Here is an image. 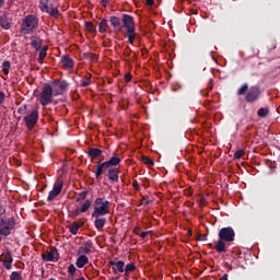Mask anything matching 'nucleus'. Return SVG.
Here are the masks:
<instances>
[{"label":"nucleus","instance_id":"f257e3e1","mask_svg":"<svg viewBox=\"0 0 280 280\" xmlns=\"http://www.w3.org/2000/svg\"><path fill=\"white\" fill-rule=\"evenodd\" d=\"M235 240V231L233 228H223L219 231V241L215 242L217 253H226V243Z\"/></svg>","mask_w":280,"mask_h":280},{"label":"nucleus","instance_id":"f03ea898","mask_svg":"<svg viewBox=\"0 0 280 280\" xmlns=\"http://www.w3.org/2000/svg\"><path fill=\"white\" fill-rule=\"evenodd\" d=\"M94 211L92 212V218H102V215H106L109 209V201H104L102 198H96L94 201Z\"/></svg>","mask_w":280,"mask_h":280},{"label":"nucleus","instance_id":"7ed1b4c3","mask_svg":"<svg viewBox=\"0 0 280 280\" xmlns=\"http://www.w3.org/2000/svg\"><path fill=\"white\" fill-rule=\"evenodd\" d=\"M14 226H16V221L14 220V217H11L9 219L1 218L0 235L8 237V235H11L12 231H14Z\"/></svg>","mask_w":280,"mask_h":280},{"label":"nucleus","instance_id":"20e7f679","mask_svg":"<svg viewBox=\"0 0 280 280\" xmlns=\"http://www.w3.org/2000/svg\"><path fill=\"white\" fill-rule=\"evenodd\" d=\"M38 27V19L34 15H28L24 19L22 23V32L23 34H32Z\"/></svg>","mask_w":280,"mask_h":280},{"label":"nucleus","instance_id":"39448f33","mask_svg":"<svg viewBox=\"0 0 280 280\" xmlns=\"http://www.w3.org/2000/svg\"><path fill=\"white\" fill-rule=\"evenodd\" d=\"M54 89L50 84H45L43 91L39 94V103L42 106H47V104H51L54 97Z\"/></svg>","mask_w":280,"mask_h":280},{"label":"nucleus","instance_id":"423d86ee","mask_svg":"<svg viewBox=\"0 0 280 280\" xmlns=\"http://www.w3.org/2000/svg\"><path fill=\"white\" fill-rule=\"evenodd\" d=\"M261 95V89L257 85L250 86L245 95V102L248 104H253V102H257Z\"/></svg>","mask_w":280,"mask_h":280},{"label":"nucleus","instance_id":"0eeeda50","mask_svg":"<svg viewBox=\"0 0 280 280\" xmlns=\"http://www.w3.org/2000/svg\"><path fill=\"white\" fill-rule=\"evenodd\" d=\"M38 121V110L34 109L31 114L24 117V122L27 126L28 130H32Z\"/></svg>","mask_w":280,"mask_h":280},{"label":"nucleus","instance_id":"6e6552de","mask_svg":"<svg viewBox=\"0 0 280 280\" xmlns=\"http://www.w3.org/2000/svg\"><path fill=\"white\" fill-rule=\"evenodd\" d=\"M121 21H122V27H125L127 32L132 34V32H135V19H132L131 15L122 14Z\"/></svg>","mask_w":280,"mask_h":280},{"label":"nucleus","instance_id":"1a4fd4ad","mask_svg":"<svg viewBox=\"0 0 280 280\" xmlns=\"http://www.w3.org/2000/svg\"><path fill=\"white\" fill-rule=\"evenodd\" d=\"M67 86H69L68 83H66V81H55L51 89H52V93L55 95H62V93H65V91L67 90Z\"/></svg>","mask_w":280,"mask_h":280},{"label":"nucleus","instance_id":"9d476101","mask_svg":"<svg viewBox=\"0 0 280 280\" xmlns=\"http://www.w3.org/2000/svg\"><path fill=\"white\" fill-rule=\"evenodd\" d=\"M44 261H58L59 254L56 247H51L50 252L42 254Z\"/></svg>","mask_w":280,"mask_h":280},{"label":"nucleus","instance_id":"9b49d317","mask_svg":"<svg viewBox=\"0 0 280 280\" xmlns=\"http://www.w3.org/2000/svg\"><path fill=\"white\" fill-rule=\"evenodd\" d=\"M63 185L65 184L60 180H58V183L55 184L52 190L48 195V202H51L54 198L60 196Z\"/></svg>","mask_w":280,"mask_h":280},{"label":"nucleus","instance_id":"f8f14e48","mask_svg":"<svg viewBox=\"0 0 280 280\" xmlns=\"http://www.w3.org/2000/svg\"><path fill=\"white\" fill-rule=\"evenodd\" d=\"M0 261L3 264L7 270H12V261H14V259L12 258V253L7 252L2 254L0 256Z\"/></svg>","mask_w":280,"mask_h":280},{"label":"nucleus","instance_id":"ddd939ff","mask_svg":"<svg viewBox=\"0 0 280 280\" xmlns=\"http://www.w3.org/2000/svg\"><path fill=\"white\" fill-rule=\"evenodd\" d=\"M109 266L113 267L114 275H119V272L120 273L125 272L124 268H125L126 264L121 260H117V259L112 260V261H109Z\"/></svg>","mask_w":280,"mask_h":280},{"label":"nucleus","instance_id":"4468645a","mask_svg":"<svg viewBox=\"0 0 280 280\" xmlns=\"http://www.w3.org/2000/svg\"><path fill=\"white\" fill-rule=\"evenodd\" d=\"M110 170V167L108 166V164L106 162H98L96 165V171H95V177L100 178V176H102V174H106V172H108Z\"/></svg>","mask_w":280,"mask_h":280},{"label":"nucleus","instance_id":"2eb2a0df","mask_svg":"<svg viewBox=\"0 0 280 280\" xmlns=\"http://www.w3.org/2000/svg\"><path fill=\"white\" fill-rule=\"evenodd\" d=\"M109 23L113 25L115 32H121V30H124V26L121 25V19L115 15L109 18Z\"/></svg>","mask_w":280,"mask_h":280},{"label":"nucleus","instance_id":"dca6fc26","mask_svg":"<svg viewBox=\"0 0 280 280\" xmlns=\"http://www.w3.org/2000/svg\"><path fill=\"white\" fill-rule=\"evenodd\" d=\"M39 9L42 10V12H47V14H49L50 16H58V14H60V12L58 11L57 8H49V3H46V8H43V4H39Z\"/></svg>","mask_w":280,"mask_h":280},{"label":"nucleus","instance_id":"f3484780","mask_svg":"<svg viewBox=\"0 0 280 280\" xmlns=\"http://www.w3.org/2000/svg\"><path fill=\"white\" fill-rule=\"evenodd\" d=\"M31 46L33 49H36V51H40V47H43V39H40V37L33 36L31 38Z\"/></svg>","mask_w":280,"mask_h":280},{"label":"nucleus","instance_id":"a211bd4d","mask_svg":"<svg viewBox=\"0 0 280 280\" xmlns=\"http://www.w3.org/2000/svg\"><path fill=\"white\" fill-rule=\"evenodd\" d=\"M107 178L113 180V183H117V180H119V171H117V168H109L107 172Z\"/></svg>","mask_w":280,"mask_h":280},{"label":"nucleus","instance_id":"6ab92c4d","mask_svg":"<svg viewBox=\"0 0 280 280\" xmlns=\"http://www.w3.org/2000/svg\"><path fill=\"white\" fill-rule=\"evenodd\" d=\"M91 248H93V243H84V245L79 248V255H89L91 253Z\"/></svg>","mask_w":280,"mask_h":280},{"label":"nucleus","instance_id":"aec40b11","mask_svg":"<svg viewBox=\"0 0 280 280\" xmlns=\"http://www.w3.org/2000/svg\"><path fill=\"white\" fill-rule=\"evenodd\" d=\"M0 26L3 30H10V27H12V24L10 23V19H8V15L0 16Z\"/></svg>","mask_w":280,"mask_h":280},{"label":"nucleus","instance_id":"412c9836","mask_svg":"<svg viewBox=\"0 0 280 280\" xmlns=\"http://www.w3.org/2000/svg\"><path fill=\"white\" fill-rule=\"evenodd\" d=\"M106 225V219L105 218H95L94 221V226L95 229H97V231H102V229H104V226Z\"/></svg>","mask_w":280,"mask_h":280},{"label":"nucleus","instance_id":"4be33fe9","mask_svg":"<svg viewBox=\"0 0 280 280\" xmlns=\"http://www.w3.org/2000/svg\"><path fill=\"white\" fill-rule=\"evenodd\" d=\"M86 264H89V257L86 255H81L75 262L77 268H84Z\"/></svg>","mask_w":280,"mask_h":280},{"label":"nucleus","instance_id":"5701e85b","mask_svg":"<svg viewBox=\"0 0 280 280\" xmlns=\"http://www.w3.org/2000/svg\"><path fill=\"white\" fill-rule=\"evenodd\" d=\"M61 62L66 69H73V59L69 56H63Z\"/></svg>","mask_w":280,"mask_h":280},{"label":"nucleus","instance_id":"b1692460","mask_svg":"<svg viewBox=\"0 0 280 280\" xmlns=\"http://www.w3.org/2000/svg\"><path fill=\"white\" fill-rule=\"evenodd\" d=\"M107 164V166L109 168H113L117 165H119V163H121V159L117 158V156H113L109 159V161L105 162Z\"/></svg>","mask_w":280,"mask_h":280},{"label":"nucleus","instance_id":"393cba45","mask_svg":"<svg viewBox=\"0 0 280 280\" xmlns=\"http://www.w3.org/2000/svg\"><path fill=\"white\" fill-rule=\"evenodd\" d=\"M107 30H108V20L103 19L98 23V31L101 32V34H104V33H106Z\"/></svg>","mask_w":280,"mask_h":280},{"label":"nucleus","instance_id":"a878e982","mask_svg":"<svg viewBox=\"0 0 280 280\" xmlns=\"http://www.w3.org/2000/svg\"><path fill=\"white\" fill-rule=\"evenodd\" d=\"M88 154L91 159H97V156H101L102 150L97 148H92L89 150Z\"/></svg>","mask_w":280,"mask_h":280},{"label":"nucleus","instance_id":"bb28decb","mask_svg":"<svg viewBox=\"0 0 280 280\" xmlns=\"http://www.w3.org/2000/svg\"><path fill=\"white\" fill-rule=\"evenodd\" d=\"M80 226H82V223L73 222L70 225V233H72V235H78V231H80Z\"/></svg>","mask_w":280,"mask_h":280},{"label":"nucleus","instance_id":"cd10ccee","mask_svg":"<svg viewBox=\"0 0 280 280\" xmlns=\"http://www.w3.org/2000/svg\"><path fill=\"white\" fill-rule=\"evenodd\" d=\"M47 56V46H44L42 49H39V57H38V62H43Z\"/></svg>","mask_w":280,"mask_h":280},{"label":"nucleus","instance_id":"c85d7f7f","mask_svg":"<svg viewBox=\"0 0 280 280\" xmlns=\"http://www.w3.org/2000/svg\"><path fill=\"white\" fill-rule=\"evenodd\" d=\"M91 205H93L92 200H85L84 203L81 207V213H86V211H89V209H91Z\"/></svg>","mask_w":280,"mask_h":280},{"label":"nucleus","instance_id":"c756f323","mask_svg":"<svg viewBox=\"0 0 280 280\" xmlns=\"http://www.w3.org/2000/svg\"><path fill=\"white\" fill-rule=\"evenodd\" d=\"M248 91V83H244L237 91V95H245Z\"/></svg>","mask_w":280,"mask_h":280},{"label":"nucleus","instance_id":"7c9ffc66","mask_svg":"<svg viewBox=\"0 0 280 280\" xmlns=\"http://www.w3.org/2000/svg\"><path fill=\"white\" fill-rule=\"evenodd\" d=\"M2 71L8 75L10 73V61H3L2 62Z\"/></svg>","mask_w":280,"mask_h":280},{"label":"nucleus","instance_id":"2f4dec72","mask_svg":"<svg viewBox=\"0 0 280 280\" xmlns=\"http://www.w3.org/2000/svg\"><path fill=\"white\" fill-rule=\"evenodd\" d=\"M10 280H23V276L19 271H13L10 276Z\"/></svg>","mask_w":280,"mask_h":280},{"label":"nucleus","instance_id":"473e14b6","mask_svg":"<svg viewBox=\"0 0 280 280\" xmlns=\"http://www.w3.org/2000/svg\"><path fill=\"white\" fill-rule=\"evenodd\" d=\"M126 36L128 37V43H130V45H132V43H135V37L137 36V33H135V31H132V33L127 32Z\"/></svg>","mask_w":280,"mask_h":280},{"label":"nucleus","instance_id":"72a5a7b5","mask_svg":"<svg viewBox=\"0 0 280 280\" xmlns=\"http://www.w3.org/2000/svg\"><path fill=\"white\" fill-rule=\"evenodd\" d=\"M141 161L144 163V165H154V161L145 155L141 158Z\"/></svg>","mask_w":280,"mask_h":280},{"label":"nucleus","instance_id":"f704fd0d","mask_svg":"<svg viewBox=\"0 0 280 280\" xmlns=\"http://www.w3.org/2000/svg\"><path fill=\"white\" fill-rule=\"evenodd\" d=\"M135 269H136L135 264L131 262V264L126 265L125 272H126V275H128L129 272H133Z\"/></svg>","mask_w":280,"mask_h":280},{"label":"nucleus","instance_id":"c9c22d12","mask_svg":"<svg viewBox=\"0 0 280 280\" xmlns=\"http://www.w3.org/2000/svg\"><path fill=\"white\" fill-rule=\"evenodd\" d=\"M268 113H269L268 107H264V108H260V109L258 110V115H259L260 117H267V116H268Z\"/></svg>","mask_w":280,"mask_h":280},{"label":"nucleus","instance_id":"e433bc0d","mask_svg":"<svg viewBox=\"0 0 280 280\" xmlns=\"http://www.w3.org/2000/svg\"><path fill=\"white\" fill-rule=\"evenodd\" d=\"M84 57L88 58L89 60H97V55L93 54V52H85Z\"/></svg>","mask_w":280,"mask_h":280},{"label":"nucleus","instance_id":"4c0bfd02","mask_svg":"<svg viewBox=\"0 0 280 280\" xmlns=\"http://www.w3.org/2000/svg\"><path fill=\"white\" fill-rule=\"evenodd\" d=\"M85 27L88 32H96L95 25H93L91 22H85Z\"/></svg>","mask_w":280,"mask_h":280},{"label":"nucleus","instance_id":"58836bf2","mask_svg":"<svg viewBox=\"0 0 280 280\" xmlns=\"http://www.w3.org/2000/svg\"><path fill=\"white\" fill-rule=\"evenodd\" d=\"M242 156H244V150H237L235 153H234V159H242Z\"/></svg>","mask_w":280,"mask_h":280},{"label":"nucleus","instance_id":"ea45409f","mask_svg":"<svg viewBox=\"0 0 280 280\" xmlns=\"http://www.w3.org/2000/svg\"><path fill=\"white\" fill-rule=\"evenodd\" d=\"M197 240H198L199 242H207V234H199V235L197 236Z\"/></svg>","mask_w":280,"mask_h":280},{"label":"nucleus","instance_id":"a19ab883","mask_svg":"<svg viewBox=\"0 0 280 280\" xmlns=\"http://www.w3.org/2000/svg\"><path fill=\"white\" fill-rule=\"evenodd\" d=\"M68 272H69V275H75V266L74 265H70L68 267Z\"/></svg>","mask_w":280,"mask_h":280},{"label":"nucleus","instance_id":"79ce46f5","mask_svg":"<svg viewBox=\"0 0 280 280\" xmlns=\"http://www.w3.org/2000/svg\"><path fill=\"white\" fill-rule=\"evenodd\" d=\"M46 3H49V0H39V5L45 10Z\"/></svg>","mask_w":280,"mask_h":280},{"label":"nucleus","instance_id":"37998d69","mask_svg":"<svg viewBox=\"0 0 280 280\" xmlns=\"http://www.w3.org/2000/svg\"><path fill=\"white\" fill-rule=\"evenodd\" d=\"M4 100H5V93L0 91V104H3Z\"/></svg>","mask_w":280,"mask_h":280},{"label":"nucleus","instance_id":"c03bdc74","mask_svg":"<svg viewBox=\"0 0 280 280\" xmlns=\"http://www.w3.org/2000/svg\"><path fill=\"white\" fill-rule=\"evenodd\" d=\"M130 80H132V74L126 73V74H125V81H126V82H130Z\"/></svg>","mask_w":280,"mask_h":280},{"label":"nucleus","instance_id":"a18cd8bd","mask_svg":"<svg viewBox=\"0 0 280 280\" xmlns=\"http://www.w3.org/2000/svg\"><path fill=\"white\" fill-rule=\"evenodd\" d=\"M91 84V80H85L81 82V86H89Z\"/></svg>","mask_w":280,"mask_h":280},{"label":"nucleus","instance_id":"49530a36","mask_svg":"<svg viewBox=\"0 0 280 280\" xmlns=\"http://www.w3.org/2000/svg\"><path fill=\"white\" fill-rule=\"evenodd\" d=\"M199 205H200V207H205L207 205V199L206 198H201L199 200Z\"/></svg>","mask_w":280,"mask_h":280},{"label":"nucleus","instance_id":"de8ad7c7","mask_svg":"<svg viewBox=\"0 0 280 280\" xmlns=\"http://www.w3.org/2000/svg\"><path fill=\"white\" fill-rule=\"evenodd\" d=\"M149 234H150V232H142L140 234V237H142V240H145V237H148Z\"/></svg>","mask_w":280,"mask_h":280},{"label":"nucleus","instance_id":"09e8293b","mask_svg":"<svg viewBox=\"0 0 280 280\" xmlns=\"http://www.w3.org/2000/svg\"><path fill=\"white\" fill-rule=\"evenodd\" d=\"M101 3L104 8L108 5V0H101Z\"/></svg>","mask_w":280,"mask_h":280},{"label":"nucleus","instance_id":"8fccbe9b","mask_svg":"<svg viewBox=\"0 0 280 280\" xmlns=\"http://www.w3.org/2000/svg\"><path fill=\"white\" fill-rule=\"evenodd\" d=\"M86 194H88L86 191H83V192L80 194L82 200H85V199H86Z\"/></svg>","mask_w":280,"mask_h":280},{"label":"nucleus","instance_id":"3c124183","mask_svg":"<svg viewBox=\"0 0 280 280\" xmlns=\"http://www.w3.org/2000/svg\"><path fill=\"white\" fill-rule=\"evenodd\" d=\"M141 205H150V200H149V199L143 198V199H142Z\"/></svg>","mask_w":280,"mask_h":280},{"label":"nucleus","instance_id":"603ef678","mask_svg":"<svg viewBox=\"0 0 280 280\" xmlns=\"http://www.w3.org/2000/svg\"><path fill=\"white\" fill-rule=\"evenodd\" d=\"M219 280H229V275L224 273Z\"/></svg>","mask_w":280,"mask_h":280},{"label":"nucleus","instance_id":"864d4df0","mask_svg":"<svg viewBox=\"0 0 280 280\" xmlns=\"http://www.w3.org/2000/svg\"><path fill=\"white\" fill-rule=\"evenodd\" d=\"M147 5H154V0H147Z\"/></svg>","mask_w":280,"mask_h":280},{"label":"nucleus","instance_id":"5fc2aeb1","mask_svg":"<svg viewBox=\"0 0 280 280\" xmlns=\"http://www.w3.org/2000/svg\"><path fill=\"white\" fill-rule=\"evenodd\" d=\"M133 187L135 189H139V183H137V180L133 182Z\"/></svg>","mask_w":280,"mask_h":280},{"label":"nucleus","instance_id":"6e6d98bb","mask_svg":"<svg viewBox=\"0 0 280 280\" xmlns=\"http://www.w3.org/2000/svg\"><path fill=\"white\" fill-rule=\"evenodd\" d=\"M3 213H5V209H0V220H1V215H3Z\"/></svg>","mask_w":280,"mask_h":280},{"label":"nucleus","instance_id":"4d7b16f0","mask_svg":"<svg viewBox=\"0 0 280 280\" xmlns=\"http://www.w3.org/2000/svg\"><path fill=\"white\" fill-rule=\"evenodd\" d=\"M5 4V0H0V9Z\"/></svg>","mask_w":280,"mask_h":280},{"label":"nucleus","instance_id":"13d9d810","mask_svg":"<svg viewBox=\"0 0 280 280\" xmlns=\"http://www.w3.org/2000/svg\"><path fill=\"white\" fill-rule=\"evenodd\" d=\"M188 235H191V230L188 231Z\"/></svg>","mask_w":280,"mask_h":280}]
</instances>
